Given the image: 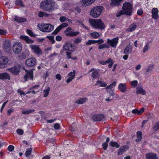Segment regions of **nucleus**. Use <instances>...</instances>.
I'll use <instances>...</instances> for the list:
<instances>
[{"instance_id": "22", "label": "nucleus", "mask_w": 159, "mask_h": 159, "mask_svg": "<svg viewBox=\"0 0 159 159\" xmlns=\"http://www.w3.org/2000/svg\"><path fill=\"white\" fill-rule=\"evenodd\" d=\"M73 46L70 43H66L63 46V48L65 50L71 51V48H72Z\"/></svg>"}, {"instance_id": "47", "label": "nucleus", "mask_w": 159, "mask_h": 159, "mask_svg": "<svg viewBox=\"0 0 159 159\" xmlns=\"http://www.w3.org/2000/svg\"><path fill=\"white\" fill-rule=\"evenodd\" d=\"M82 39L80 38H78L74 40V43L76 44H78L81 42Z\"/></svg>"}, {"instance_id": "44", "label": "nucleus", "mask_w": 159, "mask_h": 159, "mask_svg": "<svg viewBox=\"0 0 159 159\" xmlns=\"http://www.w3.org/2000/svg\"><path fill=\"white\" fill-rule=\"evenodd\" d=\"M16 4L21 7L24 6L21 0H17L15 2Z\"/></svg>"}, {"instance_id": "20", "label": "nucleus", "mask_w": 159, "mask_h": 159, "mask_svg": "<svg viewBox=\"0 0 159 159\" xmlns=\"http://www.w3.org/2000/svg\"><path fill=\"white\" fill-rule=\"evenodd\" d=\"M92 71H93V72L92 73V76L93 78L94 79H96L99 77V75L98 70H96L94 69H92L89 71V72Z\"/></svg>"}, {"instance_id": "35", "label": "nucleus", "mask_w": 159, "mask_h": 159, "mask_svg": "<svg viewBox=\"0 0 159 159\" xmlns=\"http://www.w3.org/2000/svg\"><path fill=\"white\" fill-rule=\"evenodd\" d=\"M99 85L100 86L103 87H105L107 85V84L106 83H103L101 81H97L96 82L95 85Z\"/></svg>"}, {"instance_id": "1", "label": "nucleus", "mask_w": 159, "mask_h": 159, "mask_svg": "<svg viewBox=\"0 0 159 159\" xmlns=\"http://www.w3.org/2000/svg\"><path fill=\"white\" fill-rule=\"evenodd\" d=\"M122 10L118 12L116 14L117 17L120 16L123 14L130 16L132 12V7L131 4L128 2H125L123 4Z\"/></svg>"}, {"instance_id": "3", "label": "nucleus", "mask_w": 159, "mask_h": 159, "mask_svg": "<svg viewBox=\"0 0 159 159\" xmlns=\"http://www.w3.org/2000/svg\"><path fill=\"white\" fill-rule=\"evenodd\" d=\"M91 25L95 28L100 29H104L105 25L101 19L89 20Z\"/></svg>"}, {"instance_id": "48", "label": "nucleus", "mask_w": 159, "mask_h": 159, "mask_svg": "<svg viewBox=\"0 0 159 159\" xmlns=\"http://www.w3.org/2000/svg\"><path fill=\"white\" fill-rule=\"evenodd\" d=\"M149 44H146V46H145L143 48V53H145L146 51H148V50L149 48Z\"/></svg>"}, {"instance_id": "12", "label": "nucleus", "mask_w": 159, "mask_h": 159, "mask_svg": "<svg viewBox=\"0 0 159 159\" xmlns=\"http://www.w3.org/2000/svg\"><path fill=\"white\" fill-rule=\"evenodd\" d=\"M0 79L10 80H11L10 75L7 72L0 74Z\"/></svg>"}, {"instance_id": "62", "label": "nucleus", "mask_w": 159, "mask_h": 159, "mask_svg": "<svg viewBox=\"0 0 159 159\" xmlns=\"http://www.w3.org/2000/svg\"><path fill=\"white\" fill-rule=\"evenodd\" d=\"M17 92L18 93L20 94V95H25V93H24L23 91L21 90L20 89H18L17 91Z\"/></svg>"}, {"instance_id": "26", "label": "nucleus", "mask_w": 159, "mask_h": 159, "mask_svg": "<svg viewBox=\"0 0 159 159\" xmlns=\"http://www.w3.org/2000/svg\"><path fill=\"white\" fill-rule=\"evenodd\" d=\"M87 100L88 98H82L77 100L75 103L78 104H83Z\"/></svg>"}, {"instance_id": "8", "label": "nucleus", "mask_w": 159, "mask_h": 159, "mask_svg": "<svg viewBox=\"0 0 159 159\" xmlns=\"http://www.w3.org/2000/svg\"><path fill=\"white\" fill-rule=\"evenodd\" d=\"M71 30V28L70 27H68L64 31L66 36L71 37L75 36L80 34V32L79 31L74 32L72 31Z\"/></svg>"}, {"instance_id": "9", "label": "nucleus", "mask_w": 159, "mask_h": 159, "mask_svg": "<svg viewBox=\"0 0 159 159\" xmlns=\"http://www.w3.org/2000/svg\"><path fill=\"white\" fill-rule=\"evenodd\" d=\"M118 38L117 37L111 40L108 39H107V43L109 44L111 47L115 48L118 43Z\"/></svg>"}, {"instance_id": "64", "label": "nucleus", "mask_w": 159, "mask_h": 159, "mask_svg": "<svg viewBox=\"0 0 159 159\" xmlns=\"http://www.w3.org/2000/svg\"><path fill=\"white\" fill-rule=\"evenodd\" d=\"M50 155H47L44 156L42 159H50Z\"/></svg>"}, {"instance_id": "27", "label": "nucleus", "mask_w": 159, "mask_h": 159, "mask_svg": "<svg viewBox=\"0 0 159 159\" xmlns=\"http://www.w3.org/2000/svg\"><path fill=\"white\" fill-rule=\"evenodd\" d=\"M154 66V65L152 64L149 65L146 69V74H148L150 73L153 70Z\"/></svg>"}, {"instance_id": "36", "label": "nucleus", "mask_w": 159, "mask_h": 159, "mask_svg": "<svg viewBox=\"0 0 159 159\" xmlns=\"http://www.w3.org/2000/svg\"><path fill=\"white\" fill-rule=\"evenodd\" d=\"M50 90L49 87L47 88L46 89H45L43 91V97H46L48 95L49 91Z\"/></svg>"}, {"instance_id": "51", "label": "nucleus", "mask_w": 159, "mask_h": 159, "mask_svg": "<svg viewBox=\"0 0 159 159\" xmlns=\"http://www.w3.org/2000/svg\"><path fill=\"white\" fill-rule=\"evenodd\" d=\"M32 150H27L25 153V155L26 157H28L30 155L32 152Z\"/></svg>"}, {"instance_id": "32", "label": "nucleus", "mask_w": 159, "mask_h": 159, "mask_svg": "<svg viewBox=\"0 0 159 159\" xmlns=\"http://www.w3.org/2000/svg\"><path fill=\"white\" fill-rule=\"evenodd\" d=\"M137 26L135 24L133 23L130 25L129 27L127 30V31L129 32H132L136 28Z\"/></svg>"}, {"instance_id": "17", "label": "nucleus", "mask_w": 159, "mask_h": 159, "mask_svg": "<svg viewBox=\"0 0 159 159\" xmlns=\"http://www.w3.org/2000/svg\"><path fill=\"white\" fill-rule=\"evenodd\" d=\"M104 118L102 114L96 115L93 117V120L95 121H99L102 120Z\"/></svg>"}, {"instance_id": "60", "label": "nucleus", "mask_w": 159, "mask_h": 159, "mask_svg": "<svg viewBox=\"0 0 159 159\" xmlns=\"http://www.w3.org/2000/svg\"><path fill=\"white\" fill-rule=\"evenodd\" d=\"M6 33V31L0 29V35H5Z\"/></svg>"}, {"instance_id": "4", "label": "nucleus", "mask_w": 159, "mask_h": 159, "mask_svg": "<svg viewBox=\"0 0 159 159\" xmlns=\"http://www.w3.org/2000/svg\"><path fill=\"white\" fill-rule=\"evenodd\" d=\"M103 8L102 6H96L93 7L90 11V15L94 18L98 17L100 15Z\"/></svg>"}, {"instance_id": "41", "label": "nucleus", "mask_w": 159, "mask_h": 159, "mask_svg": "<svg viewBox=\"0 0 159 159\" xmlns=\"http://www.w3.org/2000/svg\"><path fill=\"white\" fill-rule=\"evenodd\" d=\"M27 34L31 37H35L36 36V34H34L33 33L32 31L30 30H27Z\"/></svg>"}, {"instance_id": "6", "label": "nucleus", "mask_w": 159, "mask_h": 159, "mask_svg": "<svg viewBox=\"0 0 159 159\" xmlns=\"http://www.w3.org/2000/svg\"><path fill=\"white\" fill-rule=\"evenodd\" d=\"M54 28L53 25L49 24L40 25V31L43 32H50L53 30Z\"/></svg>"}, {"instance_id": "7", "label": "nucleus", "mask_w": 159, "mask_h": 159, "mask_svg": "<svg viewBox=\"0 0 159 159\" xmlns=\"http://www.w3.org/2000/svg\"><path fill=\"white\" fill-rule=\"evenodd\" d=\"M12 49L13 52L16 54L20 53L22 49V46L20 43L16 42L13 45Z\"/></svg>"}, {"instance_id": "11", "label": "nucleus", "mask_w": 159, "mask_h": 159, "mask_svg": "<svg viewBox=\"0 0 159 159\" xmlns=\"http://www.w3.org/2000/svg\"><path fill=\"white\" fill-rule=\"evenodd\" d=\"M3 48L6 50H9L11 48V42L9 40H6L4 41L3 43Z\"/></svg>"}, {"instance_id": "15", "label": "nucleus", "mask_w": 159, "mask_h": 159, "mask_svg": "<svg viewBox=\"0 0 159 159\" xmlns=\"http://www.w3.org/2000/svg\"><path fill=\"white\" fill-rule=\"evenodd\" d=\"M30 47L35 53H36L38 55H39L40 53V48L39 45H30Z\"/></svg>"}, {"instance_id": "10", "label": "nucleus", "mask_w": 159, "mask_h": 159, "mask_svg": "<svg viewBox=\"0 0 159 159\" xmlns=\"http://www.w3.org/2000/svg\"><path fill=\"white\" fill-rule=\"evenodd\" d=\"M36 60L34 58H30L27 59L25 61V64L28 67H32L34 65Z\"/></svg>"}, {"instance_id": "34", "label": "nucleus", "mask_w": 159, "mask_h": 159, "mask_svg": "<svg viewBox=\"0 0 159 159\" xmlns=\"http://www.w3.org/2000/svg\"><path fill=\"white\" fill-rule=\"evenodd\" d=\"M116 82H113L108 86H107L106 87V89L109 92L110 91H111V89L116 86Z\"/></svg>"}, {"instance_id": "18", "label": "nucleus", "mask_w": 159, "mask_h": 159, "mask_svg": "<svg viewBox=\"0 0 159 159\" xmlns=\"http://www.w3.org/2000/svg\"><path fill=\"white\" fill-rule=\"evenodd\" d=\"M146 158V159H158L156 154L152 153H147Z\"/></svg>"}, {"instance_id": "42", "label": "nucleus", "mask_w": 159, "mask_h": 159, "mask_svg": "<svg viewBox=\"0 0 159 159\" xmlns=\"http://www.w3.org/2000/svg\"><path fill=\"white\" fill-rule=\"evenodd\" d=\"M96 43V41L95 40H89L88 41L85 43L86 45H90L92 44L95 43Z\"/></svg>"}, {"instance_id": "38", "label": "nucleus", "mask_w": 159, "mask_h": 159, "mask_svg": "<svg viewBox=\"0 0 159 159\" xmlns=\"http://www.w3.org/2000/svg\"><path fill=\"white\" fill-rule=\"evenodd\" d=\"M90 35L94 38H97L100 36L99 34L97 32L92 33L90 34Z\"/></svg>"}, {"instance_id": "45", "label": "nucleus", "mask_w": 159, "mask_h": 159, "mask_svg": "<svg viewBox=\"0 0 159 159\" xmlns=\"http://www.w3.org/2000/svg\"><path fill=\"white\" fill-rule=\"evenodd\" d=\"M131 85L133 88H135L138 84V81L137 80L132 81L131 82Z\"/></svg>"}, {"instance_id": "14", "label": "nucleus", "mask_w": 159, "mask_h": 159, "mask_svg": "<svg viewBox=\"0 0 159 159\" xmlns=\"http://www.w3.org/2000/svg\"><path fill=\"white\" fill-rule=\"evenodd\" d=\"M27 74H26L24 77V79L25 81H26L28 79L30 80L33 79V72L32 70H30L27 72Z\"/></svg>"}, {"instance_id": "13", "label": "nucleus", "mask_w": 159, "mask_h": 159, "mask_svg": "<svg viewBox=\"0 0 159 159\" xmlns=\"http://www.w3.org/2000/svg\"><path fill=\"white\" fill-rule=\"evenodd\" d=\"M158 13V10L157 8H153L152 10V18L155 19H157L159 17Z\"/></svg>"}, {"instance_id": "58", "label": "nucleus", "mask_w": 159, "mask_h": 159, "mask_svg": "<svg viewBox=\"0 0 159 159\" xmlns=\"http://www.w3.org/2000/svg\"><path fill=\"white\" fill-rule=\"evenodd\" d=\"M55 77L57 79L59 80H60L61 79V77L59 74H57L56 75Z\"/></svg>"}, {"instance_id": "23", "label": "nucleus", "mask_w": 159, "mask_h": 159, "mask_svg": "<svg viewBox=\"0 0 159 159\" xmlns=\"http://www.w3.org/2000/svg\"><path fill=\"white\" fill-rule=\"evenodd\" d=\"M126 86L125 84L121 83L118 86V88L122 92L124 93L126 91Z\"/></svg>"}, {"instance_id": "57", "label": "nucleus", "mask_w": 159, "mask_h": 159, "mask_svg": "<svg viewBox=\"0 0 159 159\" xmlns=\"http://www.w3.org/2000/svg\"><path fill=\"white\" fill-rule=\"evenodd\" d=\"M126 150H119V151L117 153V155H121L123 153L126 151Z\"/></svg>"}, {"instance_id": "52", "label": "nucleus", "mask_w": 159, "mask_h": 159, "mask_svg": "<svg viewBox=\"0 0 159 159\" xmlns=\"http://www.w3.org/2000/svg\"><path fill=\"white\" fill-rule=\"evenodd\" d=\"M16 132L19 135H22L23 134V130L21 129H18L16 130Z\"/></svg>"}, {"instance_id": "54", "label": "nucleus", "mask_w": 159, "mask_h": 159, "mask_svg": "<svg viewBox=\"0 0 159 159\" xmlns=\"http://www.w3.org/2000/svg\"><path fill=\"white\" fill-rule=\"evenodd\" d=\"M47 38L51 40L52 43H54L55 41L54 40V37L53 36H47Z\"/></svg>"}, {"instance_id": "63", "label": "nucleus", "mask_w": 159, "mask_h": 159, "mask_svg": "<svg viewBox=\"0 0 159 159\" xmlns=\"http://www.w3.org/2000/svg\"><path fill=\"white\" fill-rule=\"evenodd\" d=\"M137 13L139 15H141L143 13V11L142 10H139L137 11Z\"/></svg>"}, {"instance_id": "43", "label": "nucleus", "mask_w": 159, "mask_h": 159, "mask_svg": "<svg viewBox=\"0 0 159 159\" xmlns=\"http://www.w3.org/2000/svg\"><path fill=\"white\" fill-rule=\"evenodd\" d=\"M153 129L155 131L159 129V121L156 123L153 127Z\"/></svg>"}, {"instance_id": "28", "label": "nucleus", "mask_w": 159, "mask_h": 159, "mask_svg": "<svg viewBox=\"0 0 159 159\" xmlns=\"http://www.w3.org/2000/svg\"><path fill=\"white\" fill-rule=\"evenodd\" d=\"M137 91L136 93L137 94H140L143 95L146 94V92L143 89L142 87H138L136 88Z\"/></svg>"}, {"instance_id": "33", "label": "nucleus", "mask_w": 159, "mask_h": 159, "mask_svg": "<svg viewBox=\"0 0 159 159\" xmlns=\"http://www.w3.org/2000/svg\"><path fill=\"white\" fill-rule=\"evenodd\" d=\"M110 141V139L109 137L106 138V142H104L102 144V146L103 149H107L108 146V143Z\"/></svg>"}, {"instance_id": "50", "label": "nucleus", "mask_w": 159, "mask_h": 159, "mask_svg": "<svg viewBox=\"0 0 159 159\" xmlns=\"http://www.w3.org/2000/svg\"><path fill=\"white\" fill-rule=\"evenodd\" d=\"M60 27H58L52 33V34L56 35L57 34L58 32L61 30L60 29Z\"/></svg>"}, {"instance_id": "25", "label": "nucleus", "mask_w": 159, "mask_h": 159, "mask_svg": "<svg viewBox=\"0 0 159 159\" xmlns=\"http://www.w3.org/2000/svg\"><path fill=\"white\" fill-rule=\"evenodd\" d=\"M95 0H82V3L84 6H86L93 3Z\"/></svg>"}, {"instance_id": "46", "label": "nucleus", "mask_w": 159, "mask_h": 159, "mask_svg": "<svg viewBox=\"0 0 159 159\" xmlns=\"http://www.w3.org/2000/svg\"><path fill=\"white\" fill-rule=\"evenodd\" d=\"M75 71L73 70V72H70L69 73L68 76L69 77L72 78L73 77V79H74L75 76Z\"/></svg>"}, {"instance_id": "56", "label": "nucleus", "mask_w": 159, "mask_h": 159, "mask_svg": "<svg viewBox=\"0 0 159 159\" xmlns=\"http://www.w3.org/2000/svg\"><path fill=\"white\" fill-rule=\"evenodd\" d=\"M59 20L61 22H63L68 19L64 16H61L60 17Z\"/></svg>"}, {"instance_id": "55", "label": "nucleus", "mask_w": 159, "mask_h": 159, "mask_svg": "<svg viewBox=\"0 0 159 159\" xmlns=\"http://www.w3.org/2000/svg\"><path fill=\"white\" fill-rule=\"evenodd\" d=\"M53 127L55 129H59L60 127V125L57 123H56L54 124Z\"/></svg>"}, {"instance_id": "37", "label": "nucleus", "mask_w": 159, "mask_h": 159, "mask_svg": "<svg viewBox=\"0 0 159 159\" xmlns=\"http://www.w3.org/2000/svg\"><path fill=\"white\" fill-rule=\"evenodd\" d=\"M34 111V110L30 109L28 110L23 111H22V113L24 114H28L31 113L33 112Z\"/></svg>"}, {"instance_id": "53", "label": "nucleus", "mask_w": 159, "mask_h": 159, "mask_svg": "<svg viewBox=\"0 0 159 159\" xmlns=\"http://www.w3.org/2000/svg\"><path fill=\"white\" fill-rule=\"evenodd\" d=\"M49 14H48L46 12H44L40 11V17L43 16H48Z\"/></svg>"}, {"instance_id": "39", "label": "nucleus", "mask_w": 159, "mask_h": 159, "mask_svg": "<svg viewBox=\"0 0 159 159\" xmlns=\"http://www.w3.org/2000/svg\"><path fill=\"white\" fill-rule=\"evenodd\" d=\"M39 85H37L34 86L32 89H33L34 90L32 91H29L28 92H27V94L30 93H32L33 94H35L36 93V91L34 90L35 89V88L36 87L39 88Z\"/></svg>"}, {"instance_id": "49", "label": "nucleus", "mask_w": 159, "mask_h": 159, "mask_svg": "<svg viewBox=\"0 0 159 159\" xmlns=\"http://www.w3.org/2000/svg\"><path fill=\"white\" fill-rule=\"evenodd\" d=\"M68 25L67 23H64L62 24H61V25H60L58 26V27H60V28H59L61 30L62 28L66 27Z\"/></svg>"}, {"instance_id": "5", "label": "nucleus", "mask_w": 159, "mask_h": 159, "mask_svg": "<svg viewBox=\"0 0 159 159\" xmlns=\"http://www.w3.org/2000/svg\"><path fill=\"white\" fill-rule=\"evenodd\" d=\"M20 69L21 67L20 65L18 64L8 69L7 70L9 71L12 75H16L19 74Z\"/></svg>"}, {"instance_id": "24", "label": "nucleus", "mask_w": 159, "mask_h": 159, "mask_svg": "<svg viewBox=\"0 0 159 159\" xmlns=\"http://www.w3.org/2000/svg\"><path fill=\"white\" fill-rule=\"evenodd\" d=\"M122 0H111V3L110 5L112 7H114L120 5V2Z\"/></svg>"}, {"instance_id": "59", "label": "nucleus", "mask_w": 159, "mask_h": 159, "mask_svg": "<svg viewBox=\"0 0 159 159\" xmlns=\"http://www.w3.org/2000/svg\"><path fill=\"white\" fill-rule=\"evenodd\" d=\"M144 109L143 108H142L140 110H138V114L139 115H141L144 111Z\"/></svg>"}, {"instance_id": "61", "label": "nucleus", "mask_w": 159, "mask_h": 159, "mask_svg": "<svg viewBox=\"0 0 159 159\" xmlns=\"http://www.w3.org/2000/svg\"><path fill=\"white\" fill-rule=\"evenodd\" d=\"M56 39L57 41H61L62 39V37L59 35H57L56 36Z\"/></svg>"}, {"instance_id": "21", "label": "nucleus", "mask_w": 159, "mask_h": 159, "mask_svg": "<svg viewBox=\"0 0 159 159\" xmlns=\"http://www.w3.org/2000/svg\"><path fill=\"white\" fill-rule=\"evenodd\" d=\"M8 59L5 56L0 57V63L3 66L6 65L8 62Z\"/></svg>"}, {"instance_id": "31", "label": "nucleus", "mask_w": 159, "mask_h": 159, "mask_svg": "<svg viewBox=\"0 0 159 159\" xmlns=\"http://www.w3.org/2000/svg\"><path fill=\"white\" fill-rule=\"evenodd\" d=\"M14 20L16 21L19 23L25 22L26 20V19L25 18L16 16H15Z\"/></svg>"}, {"instance_id": "40", "label": "nucleus", "mask_w": 159, "mask_h": 159, "mask_svg": "<svg viewBox=\"0 0 159 159\" xmlns=\"http://www.w3.org/2000/svg\"><path fill=\"white\" fill-rule=\"evenodd\" d=\"M110 46L109 45H107L106 44H103L101 45H99L98 47V49H102L105 48H108Z\"/></svg>"}, {"instance_id": "30", "label": "nucleus", "mask_w": 159, "mask_h": 159, "mask_svg": "<svg viewBox=\"0 0 159 159\" xmlns=\"http://www.w3.org/2000/svg\"><path fill=\"white\" fill-rule=\"evenodd\" d=\"M142 134L141 132L138 131L137 132V139H136L135 141L136 142H139L140 141L142 138Z\"/></svg>"}, {"instance_id": "19", "label": "nucleus", "mask_w": 159, "mask_h": 159, "mask_svg": "<svg viewBox=\"0 0 159 159\" xmlns=\"http://www.w3.org/2000/svg\"><path fill=\"white\" fill-rule=\"evenodd\" d=\"M132 47L130 44H128L124 51V53L126 54H129L132 52Z\"/></svg>"}, {"instance_id": "29", "label": "nucleus", "mask_w": 159, "mask_h": 159, "mask_svg": "<svg viewBox=\"0 0 159 159\" xmlns=\"http://www.w3.org/2000/svg\"><path fill=\"white\" fill-rule=\"evenodd\" d=\"M109 145L110 146L116 148H118L120 147V145L118 143L113 141H111L109 143Z\"/></svg>"}, {"instance_id": "2", "label": "nucleus", "mask_w": 159, "mask_h": 159, "mask_svg": "<svg viewBox=\"0 0 159 159\" xmlns=\"http://www.w3.org/2000/svg\"><path fill=\"white\" fill-rule=\"evenodd\" d=\"M41 7L44 10L48 11L57 8L55 2L50 0H44L40 4Z\"/></svg>"}, {"instance_id": "16", "label": "nucleus", "mask_w": 159, "mask_h": 159, "mask_svg": "<svg viewBox=\"0 0 159 159\" xmlns=\"http://www.w3.org/2000/svg\"><path fill=\"white\" fill-rule=\"evenodd\" d=\"M20 38L21 39L25 41L28 44L32 43L34 42V40L30 39V38L27 36L21 35L20 36Z\"/></svg>"}]
</instances>
